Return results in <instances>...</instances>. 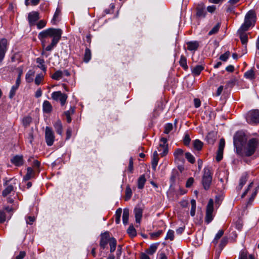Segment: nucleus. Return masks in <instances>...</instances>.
<instances>
[{"instance_id": "f257e3e1", "label": "nucleus", "mask_w": 259, "mask_h": 259, "mask_svg": "<svg viewBox=\"0 0 259 259\" xmlns=\"http://www.w3.org/2000/svg\"><path fill=\"white\" fill-rule=\"evenodd\" d=\"M62 30L50 28L39 33L38 38L40 40L43 50L51 51L55 48L61 38Z\"/></svg>"}, {"instance_id": "f03ea898", "label": "nucleus", "mask_w": 259, "mask_h": 259, "mask_svg": "<svg viewBox=\"0 0 259 259\" xmlns=\"http://www.w3.org/2000/svg\"><path fill=\"white\" fill-rule=\"evenodd\" d=\"M108 243L110 245V251L111 253H112L115 250L116 247V240L113 237L110 238L109 232L102 233L100 241L101 248L103 250L104 249Z\"/></svg>"}, {"instance_id": "7ed1b4c3", "label": "nucleus", "mask_w": 259, "mask_h": 259, "mask_svg": "<svg viewBox=\"0 0 259 259\" xmlns=\"http://www.w3.org/2000/svg\"><path fill=\"white\" fill-rule=\"evenodd\" d=\"M247 138L244 132L238 131L233 137V144L236 149V153L241 155L242 154V147L246 143Z\"/></svg>"}, {"instance_id": "20e7f679", "label": "nucleus", "mask_w": 259, "mask_h": 259, "mask_svg": "<svg viewBox=\"0 0 259 259\" xmlns=\"http://www.w3.org/2000/svg\"><path fill=\"white\" fill-rule=\"evenodd\" d=\"M259 146V140L257 138L250 139L247 144L242 149V154L240 155H245L249 157L252 155L256 151Z\"/></svg>"}, {"instance_id": "39448f33", "label": "nucleus", "mask_w": 259, "mask_h": 259, "mask_svg": "<svg viewBox=\"0 0 259 259\" xmlns=\"http://www.w3.org/2000/svg\"><path fill=\"white\" fill-rule=\"evenodd\" d=\"M256 21V14L253 10L249 11L245 16L244 22L240 27V30L247 31L249 28L254 25Z\"/></svg>"}, {"instance_id": "423d86ee", "label": "nucleus", "mask_w": 259, "mask_h": 259, "mask_svg": "<svg viewBox=\"0 0 259 259\" xmlns=\"http://www.w3.org/2000/svg\"><path fill=\"white\" fill-rule=\"evenodd\" d=\"M212 173L209 167H205L203 169L202 183L205 190H208L212 181Z\"/></svg>"}, {"instance_id": "0eeeda50", "label": "nucleus", "mask_w": 259, "mask_h": 259, "mask_svg": "<svg viewBox=\"0 0 259 259\" xmlns=\"http://www.w3.org/2000/svg\"><path fill=\"white\" fill-rule=\"evenodd\" d=\"M246 119L247 122L251 124L259 123V110L254 109L250 110L247 114Z\"/></svg>"}, {"instance_id": "6e6552de", "label": "nucleus", "mask_w": 259, "mask_h": 259, "mask_svg": "<svg viewBox=\"0 0 259 259\" xmlns=\"http://www.w3.org/2000/svg\"><path fill=\"white\" fill-rule=\"evenodd\" d=\"M51 97L55 101H59L61 105L64 106L66 102L68 96L66 94L62 93L61 91H56L52 93Z\"/></svg>"}, {"instance_id": "1a4fd4ad", "label": "nucleus", "mask_w": 259, "mask_h": 259, "mask_svg": "<svg viewBox=\"0 0 259 259\" xmlns=\"http://www.w3.org/2000/svg\"><path fill=\"white\" fill-rule=\"evenodd\" d=\"M9 42L5 38H0V63L3 61L8 49Z\"/></svg>"}, {"instance_id": "9d476101", "label": "nucleus", "mask_w": 259, "mask_h": 259, "mask_svg": "<svg viewBox=\"0 0 259 259\" xmlns=\"http://www.w3.org/2000/svg\"><path fill=\"white\" fill-rule=\"evenodd\" d=\"M167 139L165 138H161L160 140L158 151L160 152L161 156L163 157L166 155L168 152V144Z\"/></svg>"}, {"instance_id": "9b49d317", "label": "nucleus", "mask_w": 259, "mask_h": 259, "mask_svg": "<svg viewBox=\"0 0 259 259\" xmlns=\"http://www.w3.org/2000/svg\"><path fill=\"white\" fill-rule=\"evenodd\" d=\"M45 140L48 146L53 145L55 140V135L52 129L47 126L45 131Z\"/></svg>"}, {"instance_id": "f8f14e48", "label": "nucleus", "mask_w": 259, "mask_h": 259, "mask_svg": "<svg viewBox=\"0 0 259 259\" xmlns=\"http://www.w3.org/2000/svg\"><path fill=\"white\" fill-rule=\"evenodd\" d=\"M225 145V141L224 139H221L220 140L218 150L217 151V155L216 156V160L217 161H221L223 158V151Z\"/></svg>"}, {"instance_id": "ddd939ff", "label": "nucleus", "mask_w": 259, "mask_h": 259, "mask_svg": "<svg viewBox=\"0 0 259 259\" xmlns=\"http://www.w3.org/2000/svg\"><path fill=\"white\" fill-rule=\"evenodd\" d=\"M39 19V13L37 12L32 11L28 14V20L30 26L35 25Z\"/></svg>"}, {"instance_id": "4468645a", "label": "nucleus", "mask_w": 259, "mask_h": 259, "mask_svg": "<svg viewBox=\"0 0 259 259\" xmlns=\"http://www.w3.org/2000/svg\"><path fill=\"white\" fill-rule=\"evenodd\" d=\"M143 208L139 205H137L134 210L137 223H140L143 215Z\"/></svg>"}, {"instance_id": "2eb2a0df", "label": "nucleus", "mask_w": 259, "mask_h": 259, "mask_svg": "<svg viewBox=\"0 0 259 259\" xmlns=\"http://www.w3.org/2000/svg\"><path fill=\"white\" fill-rule=\"evenodd\" d=\"M187 49L190 51H196L199 47V42L198 41H190L186 42Z\"/></svg>"}, {"instance_id": "dca6fc26", "label": "nucleus", "mask_w": 259, "mask_h": 259, "mask_svg": "<svg viewBox=\"0 0 259 259\" xmlns=\"http://www.w3.org/2000/svg\"><path fill=\"white\" fill-rule=\"evenodd\" d=\"M11 162L17 166H20L23 164L24 160L22 155H16L11 160Z\"/></svg>"}, {"instance_id": "f3484780", "label": "nucleus", "mask_w": 259, "mask_h": 259, "mask_svg": "<svg viewBox=\"0 0 259 259\" xmlns=\"http://www.w3.org/2000/svg\"><path fill=\"white\" fill-rule=\"evenodd\" d=\"M174 155L176 160L184 162V151L182 149H177L175 150Z\"/></svg>"}, {"instance_id": "a211bd4d", "label": "nucleus", "mask_w": 259, "mask_h": 259, "mask_svg": "<svg viewBox=\"0 0 259 259\" xmlns=\"http://www.w3.org/2000/svg\"><path fill=\"white\" fill-rule=\"evenodd\" d=\"M52 110L53 106L51 103L47 100L44 101L42 104V111L44 113L49 114L52 111Z\"/></svg>"}, {"instance_id": "6ab92c4d", "label": "nucleus", "mask_w": 259, "mask_h": 259, "mask_svg": "<svg viewBox=\"0 0 259 259\" xmlns=\"http://www.w3.org/2000/svg\"><path fill=\"white\" fill-rule=\"evenodd\" d=\"M238 259H255L254 256L252 254H249L248 252L243 249L240 251Z\"/></svg>"}, {"instance_id": "aec40b11", "label": "nucleus", "mask_w": 259, "mask_h": 259, "mask_svg": "<svg viewBox=\"0 0 259 259\" xmlns=\"http://www.w3.org/2000/svg\"><path fill=\"white\" fill-rule=\"evenodd\" d=\"M245 31L240 30V28L238 30V33L239 34V37L241 40V43L243 45H246L248 42V34L245 33Z\"/></svg>"}, {"instance_id": "412c9836", "label": "nucleus", "mask_w": 259, "mask_h": 259, "mask_svg": "<svg viewBox=\"0 0 259 259\" xmlns=\"http://www.w3.org/2000/svg\"><path fill=\"white\" fill-rule=\"evenodd\" d=\"M34 170L31 167H28L27 168V173L23 177V180L25 181H28L34 177Z\"/></svg>"}, {"instance_id": "4be33fe9", "label": "nucleus", "mask_w": 259, "mask_h": 259, "mask_svg": "<svg viewBox=\"0 0 259 259\" xmlns=\"http://www.w3.org/2000/svg\"><path fill=\"white\" fill-rule=\"evenodd\" d=\"M216 134L214 132H210L208 133L205 139L209 144H213L216 140Z\"/></svg>"}, {"instance_id": "5701e85b", "label": "nucleus", "mask_w": 259, "mask_h": 259, "mask_svg": "<svg viewBox=\"0 0 259 259\" xmlns=\"http://www.w3.org/2000/svg\"><path fill=\"white\" fill-rule=\"evenodd\" d=\"M36 62L38 64L37 67L43 71L44 74H46L47 71V67L45 65L44 59L41 58H37L36 60Z\"/></svg>"}, {"instance_id": "b1692460", "label": "nucleus", "mask_w": 259, "mask_h": 259, "mask_svg": "<svg viewBox=\"0 0 259 259\" xmlns=\"http://www.w3.org/2000/svg\"><path fill=\"white\" fill-rule=\"evenodd\" d=\"M54 126L56 133L60 135H62L63 133V126L61 121L58 120L56 121L54 124Z\"/></svg>"}, {"instance_id": "393cba45", "label": "nucleus", "mask_w": 259, "mask_h": 259, "mask_svg": "<svg viewBox=\"0 0 259 259\" xmlns=\"http://www.w3.org/2000/svg\"><path fill=\"white\" fill-rule=\"evenodd\" d=\"M159 244V243L152 244L146 250V253L150 255L153 254L157 250Z\"/></svg>"}, {"instance_id": "a878e982", "label": "nucleus", "mask_w": 259, "mask_h": 259, "mask_svg": "<svg viewBox=\"0 0 259 259\" xmlns=\"http://www.w3.org/2000/svg\"><path fill=\"white\" fill-rule=\"evenodd\" d=\"M204 67L203 66L201 65H197L192 69V73L194 76H198L200 74L201 71L204 70Z\"/></svg>"}, {"instance_id": "bb28decb", "label": "nucleus", "mask_w": 259, "mask_h": 259, "mask_svg": "<svg viewBox=\"0 0 259 259\" xmlns=\"http://www.w3.org/2000/svg\"><path fill=\"white\" fill-rule=\"evenodd\" d=\"M254 69L253 68L244 73V76L246 79L252 80L255 78Z\"/></svg>"}, {"instance_id": "cd10ccee", "label": "nucleus", "mask_w": 259, "mask_h": 259, "mask_svg": "<svg viewBox=\"0 0 259 259\" xmlns=\"http://www.w3.org/2000/svg\"><path fill=\"white\" fill-rule=\"evenodd\" d=\"M204 8L202 6H198L196 8V16L198 18H204L206 15Z\"/></svg>"}, {"instance_id": "c85d7f7f", "label": "nucleus", "mask_w": 259, "mask_h": 259, "mask_svg": "<svg viewBox=\"0 0 259 259\" xmlns=\"http://www.w3.org/2000/svg\"><path fill=\"white\" fill-rule=\"evenodd\" d=\"M74 112V108L71 107L69 110L64 112V115L66 116V120L68 123L71 121V115L73 114Z\"/></svg>"}, {"instance_id": "c756f323", "label": "nucleus", "mask_w": 259, "mask_h": 259, "mask_svg": "<svg viewBox=\"0 0 259 259\" xmlns=\"http://www.w3.org/2000/svg\"><path fill=\"white\" fill-rule=\"evenodd\" d=\"M159 160L158 154L156 151H155L153 154V158L152 160V167L153 169H155Z\"/></svg>"}, {"instance_id": "7c9ffc66", "label": "nucleus", "mask_w": 259, "mask_h": 259, "mask_svg": "<svg viewBox=\"0 0 259 259\" xmlns=\"http://www.w3.org/2000/svg\"><path fill=\"white\" fill-rule=\"evenodd\" d=\"M193 145L194 149L197 151H200L203 147V143L198 139L193 141Z\"/></svg>"}, {"instance_id": "2f4dec72", "label": "nucleus", "mask_w": 259, "mask_h": 259, "mask_svg": "<svg viewBox=\"0 0 259 259\" xmlns=\"http://www.w3.org/2000/svg\"><path fill=\"white\" fill-rule=\"evenodd\" d=\"M180 66L185 70H187L188 69V66L187 63V58L183 55L181 56L179 61Z\"/></svg>"}, {"instance_id": "473e14b6", "label": "nucleus", "mask_w": 259, "mask_h": 259, "mask_svg": "<svg viewBox=\"0 0 259 259\" xmlns=\"http://www.w3.org/2000/svg\"><path fill=\"white\" fill-rule=\"evenodd\" d=\"M228 241V239L227 237H224L222 239L221 242L220 243V245H219L220 248H219V251L218 252V254H217L218 256H219L220 255V254L221 253V252L223 249L224 247L227 244Z\"/></svg>"}, {"instance_id": "72a5a7b5", "label": "nucleus", "mask_w": 259, "mask_h": 259, "mask_svg": "<svg viewBox=\"0 0 259 259\" xmlns=\"http://www.w3.org/2000/svg\"><path fill=\"white\" fill-rule=\"evenodd\" d=\"M146 181L145 177L144 175H141L138 181V188L140 189H142L144 188V185Z\"/></svg>"}, {"instance_id": "f704fd0d", "label": "nucleus", "mask_w": 259, "mask_h": 259, "mask_svg": "<svg viewBox=\"0 0 259 259\" xmlns=\"http://www.w3.org/2000/svg\"><path fill=\"white\" fill-rule=\"evenodd\" d=\"M91 51L89 48H86L83 57V61L85 63H88L91 59Z\"/></svg>"}, {"instance_id": "c9c22d12", "label": "nucleus", "mask_w": 259, "mask_h": 259, "mask_svg": "<svg viewBox=\"0 0 259 259\" xmlns=\"http://www.w3.org/2000/svg\"><path fill=\"white\" fill-rule=\"evenodd\" d=\"M129 217V210L128 208H124L123 211L122 221L124 225H126L128 223Z\"/></svg>"}, {"instance_id": "e433bc0d", "label": "nucleus", "mask_w": 259, "mask_h": 259, "mask_svg": "<svg viewBox=\"0 0 259 259\" xmlns=\"http://www.w3.org/2000/svg\"><path fill=\"white\" fill-rule=\"evenodd\" d=\"M14 191V187L12 185L8 186L3 191L2 195L6 197L10 194L12 192Z\"/></svg>"}, {"instance_id": "4c0bfd02", "label": "nucleus", "mask_w": 259, "mask_h": 259, "mask_svg": "<svg viewBox=\"0 0 259 259\" xmlns=\"http://www.w3.org/2000/svg\"><path fill=\"white\" fill-rule=\"evenodd\" d=\"M247 180V175H244L242 176L241 177L240 181H239V184L237 187V189L240 190H241L243 186L245 184L246 181Z\"/></svg>"}, {"instance_id": "58836bf2", "label": "nucleus", "mask_w": 259, "mask_h": 259, "mask_svg": "<svg viewBox=\"0 0 259 259\" xmlns=\"http://www.w3.org/2000/svg\"><path fill=\"white\" fill-rule=\"evenodd\" d=\"M224 233V231L223 229L220 230L215 235L212 243L214 245H216L218 243L219 240L223 236Z\"/></svg>"}, {"instance_id": "ea45409f", "label": "nucleus", "mask_w": 259, "mask_h": 259, "mask_svg": "<svg viewBox=\"0 0 259 259\" xmlns=\"http://www.w3.org/2000/svg\"><path fill=\"white\" fill-rule=\"evenodd\" d=\"M63 72L61 70L56 71L51 76V77L56 80H60L62 78Z\"/></svg>"}, {"instance_id": "a19ab883", "label": "nucleus", "mask_w": 259, "mask_h": 259, "mask_svg": "<svg viewBox=\"0 0 259 259\" xmlns=\"http://www.w3.org/2000/svg\"><path fill=\"white\" fill-rule=\"evenodd\" d=\"M35 72L32 70H29L26 74V80L27 82H31L33 80V76L34 75Z\"/></svg>"}, {"instance_id": "79ce46f5", "label": "nucleus", "mask_w": 259, "mask_h": 259, "mask_svg": "<svg viewBox=\"0 0 259 259\" xmlns=\"http://www.w3.org/2000/svg\"><path fill=\"white\" fill-rule=\"evenodd\" d=\"M213 211V200L210 199L207 205L206 212L212 213Z\"/></svg>"}, {"instance_id": "37998d69", "label": "nucleus", "mask_w": 259, "mask_h": 259, "mask_svg": "<svg viewBox=\"0 0 259 259\" xmlns=\"http://www.w3.org/2000/svg\"><path fill=\"white\" fill-rule=\"evenodd\" d=\"M122 213V209L121 208H118L115 214V222L117 224H119L120 222V217Z\"/></svg>"}, {"instance_id": "c03bdc74", "label": "nucleus", "mask_w": 259, "mask_h": 259, "mask_svg": "<svg viewBox=\"0 0 259 259\" xmlns=\"http://www.w3.org/2000/svg\"><path fill=\"white\" fill-rule=\"evenodd\" d=\"M221 24L218 23L214 27L209 31L208 34L211 35L212 34L217 33L220 29Z\"/></svg>"}, {"instance_id": "a18cd8bd", "label": "nucleus", "mask_w": 259, "mask_h": 259, "mask_svg": "<svg viewBox=\"0 0 259 259\" xmlns=\"http://www.w3.org/2000/svg\"><path fill=\"white\" fill-rule=\"evenodd\" d=\"M127 232L131 237H135L137 235V232L133 225L130 226L127 229Z\"/></svg>"}, {"instance_id": "49530a36", "label": "nucleus", "mask_w": 259, "mask_h": 259, "mask_svg": "<svg viewBox=\"0 0 259 259\" xmlns=\"http://www.w3.org/2000/svg\"><path fill=\"white\" fill-rule=\"evenodd\" d=\"M191 208L190 211V214L191 215L192 217H194L195 214V211H196V201L194 199H192L191 200Z\"/></svg>"}, {"instance_id": "de8ad7c7", "label": "nucleus", "mask_w": 259, "mask_h": 259, "mask_svg": "<svg viewBox=\"0 0 259 259\" xmlns=\"http://www.w3.org/2000/svg\"><path fill=\"white\" fill-rule=\"evenodd\" d=\"M44 74H43L42 73H39L37 74L34 80L35 83L36 85L40 84L42 80L44 79Z\"/></svg>"}, {"instance_id": "09e8293b", "label": "nucleus", "mask_w": 259, "mask_h": 259, "mask_svg": "<svg viewBox=\"0 0 259 259\" xmlns=\"http://www.w3.org/2000/svg\"><path fill=\"white\" fill-rule=\"evenodd\" d=\"M185 155L186 158L189 162L191 163H194L195 162V158L191 153L190 152H186Z\"/></svg>"}, {"instance_id": "8fccbe9b", "label": "nucleus", "mask_w": 259, "mask_h": 259, "mask_svg": "<svg viewBox=\"0 0 259 259\" xmlns=\"http://www.w3.org/2000/svg\"><path fill=\"white\" fill-rule=\"evenodd\" d=\"M61 14V10L57 8L55 11V13L54 15L53 18L52 20V23L54 24H56V22L58 20V18L59 16Z\"/></svg>"}, {"instance_id": "3c124183", "label": "nucleus", "mask_w": 259, "mask_h": 259, "mask_svg": "<svg viewBox=\"0 0 259 259\" xmlns=\"http://www.w3.org/2000/svg\"><path fill=\"white\" fill-rule=\"evenodd\" d=\"M132 195V191L129 186H127L125 189V200H129Z\"/></svg>"}, {"instance_id": "603ef678", "label": "nucleus", "mask_w": 259, "mask_h": 259, "mask_svg": "<svg viewBox=\"0 0 259 259\" xmlns=\"http://www.w3.org/2000/svg\"><path fill=\"white\" fill-rule=\"evenodd\" d=\"M32 122V118L30 116H26L23 118L22 122L25 127H27Z\"/></svg>"}, {"instance_id": "864d4df0", "label": "nucleus", "mask_w": 259, "mask_h": 259, "mask_svg": "<svg viewBox=\"0 0 259 259\" xmlns=\"http://www.w3.org/2000/svg\"><path fill=\"white\" fill-rule=\"evenodd\" d=\"M173 128L172 124L171 123H168L164 126V133L166 134H168Z\"/></svg>"}, {"instance_id": "5fc2aeb1", "label": "nucleus", "mask_w": 259, "mask_h": 259, "mask_svg": "<svg viewBox=\"0 0 259 259\" xmlns=\"http://www.w3.org/2000/svg\"><path fill=\"white\" fill-rule=\"evenodd\" d=\"M174 239V231L171 230H169L167 233L166 236L165 238V240L170 239L172 240Z\"/></svg>"}, {"instance_id": "6e6d98bb", "label": "nucleus", "mask_w": 259, "mask_h": 259, "mask_svg": "<svg viewBox=\"0 0 259 259\" xmlns=\"http://www.w3.org/2000/svg\"><path fill=\"white\" fill-rule=\"evenodd\" d=\"M230 55V53L229 51H227L224 54L221 55L220 57V59L222 61H226L227 59L229 58Z\"/></svg>"}, {"instance_id": "4d7b16f0", "label": "nucleus", "mask_w": 259, "mask_h": 259, "mask_svg": "<svg viewBox=\"0 0 259 259\" xmlns=\"http://www.w3.org/2000/svg\"><path fill=\"white\" fill-rule=\"evenodd\" d=\"M213 220L212 213L206 212L205 222L207 224L210 223Z\"/></svg>"}, {"instance_id": "13d9d810", "label": "nucleus", "mask_w": 259, "mask_h": 259, "mask_svg": "<svg viewBox=\"0 0 259 259\" xmlns=\"http://www.w3.org/2000/svg\"><path fill=\"white\" fill-rule=\"evenodd\" d=\"M40 165V162L38 161L37 160H34L33 161V163L32 164V166L33 168H36V170L38 172H39V167Z\"/></svg>"}, {"instance_id": "bf43d9fd", "label": "nucleus", "mask_w": 259, "mask_h": 259, "mask_svg": "<svg viewBox=\"0 0 259 259\" xmlns=\"http://www.w3.org/2000/svg\"><path fill=\"white\" fill-rule=\"evenodd\" d=\"M6 220V213L3 210H0V223H3Z\"/></svg>"}, {"instance_id": "052dcab7", "label": "nucleus", "mask_w": 259, "mask_h": 259, "mask_svg": "<svg viewBox=\"0 0 259 259\" xmlns=\"http://www.w3.org/2000/svg\"><path fill=\"white\" fill-rule=\"evenodd\" d=\"M47 22L44 20L39 21L37 24V27L38 29H40L45 27L46 25Z\"/></svg>"}, {"instance_id": "680f3d73", "label": "nucleus", "mask_w": 259, "mask_h": 259, "mask_svg": "<svg viewBox=\"0 0 259 259\" xmlns=\"http://www.w3.org/2000/svg\"><path fill=\"white\" fill-rule=\"evenodd\" d=\"M190 142L191 139L189 135L188 134H186L183 140L184 145L188 146L190 144Z\"/></svg>"}, {"instance_id": "e2e57ef3", "label": "nucleus", "mask_w": 259, "mask_h": 259, "mask_svg": "<svg viewBox=\"0 0 259 259\" xmlns=\"http://www.w3.org/2000/svg\"><path fill=\"white\" fill-rule=\"evenodd\" d=\"M163 233L162 230H158L157 232H153L150 234V236L153 238H157L159 236H160Z\"/></svg>"}, {"instance_id": "0e129e2a", "label": "nucleus", "mask_w": 259, "mask_h": 259, "mask_svg": "<svg viewBox=\"0 0 259 259\" xmlns=\"http://www.w3.org/2000/svg\"><path fill=\"white\" fill-rule=\"evenodd\" d=\"M236 81L235 78H232L227 82V86L228 88H232Z\"/></svg>"}, {"instance_id": "69168bd1", "label": "nucleus", "mask_w": 259, "mask_h": 259, "mask_svg": "<svg viewBox=\"0 0 259 259\" xmlns=\"http://www.w3.org/2000/svg\"><path fill=\"white\" fill-rule=\"evenodd\" d=\"M158 259H167V256L163 251H159L157 254Z\"/></svg>"}, {"instance_id": "338daca9", "label": "nucleus", "mask_w": 259, "mask_h": 259, "mask_svg": "<svg viewBox=\"0 0 259 259\" xmlns=\"http://www.w3.org/2000/svg\"><path fill=\"white\" fill-rule=\"evenodd\" d=\"M17 90L15 88L12 87L9 95V98L12 99L15 96Z\"/></svg>"}, {"instance_id": "774afa93", "label": "nucleus", "mask_w": 259, "mask_h": 259, "mask_svg": "<svg viewBox=\"0 0 259 259\" xmlns=\"http://www.w3.org/2000/svg\"><path fill=\"white\" fill-rule=\"evenodd\" d=\"M194 179L192 177L189 178L186 182V187L190 188L194 183Z\"/></svg>"}]
</instances>
